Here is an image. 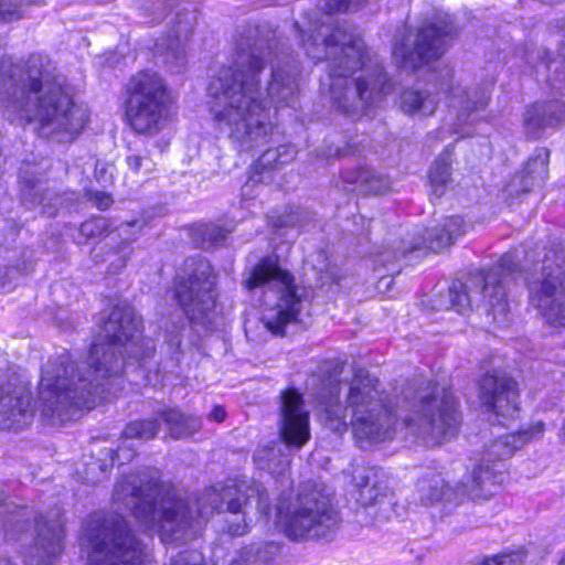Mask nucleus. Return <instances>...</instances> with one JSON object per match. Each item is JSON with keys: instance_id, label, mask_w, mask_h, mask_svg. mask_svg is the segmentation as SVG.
Returning a JSON list of instances; mask_svg holds the SVG:
<instances>
[{"instance_id": "obj_5", "label": "nucleus", "mask_w": 565, "mask_h": 565, "mask_svg": "<svg viewBox=\"0 0 565 565\" xmlns=\"http://www.w3.org/2000/svg\"><path fill=\"white\" fill-rule=\"evenodd\" d=\"M364 0H326V17L310 24V34L300 32L301 45L308 57L328 63V93L332 106L349 116H359L373 105L392 85L379 64L365 68V44L356 28L347 20H334L333 14L359 11Z\"/></svg>"}, {"instance_id": "obj_34", "label": "nucleus", "mask_w": 565, "mask_h": 565, "mask_svg": "<svg viewBox=\"0 0 565 565\" xmlns=\"http://www.w3.org/2000/svg\"><path fill=\"white\" fill-rule=\"evenodd\" d=\"M126 164L128 169L136 175L147 177L156 170V162L149 156L147 149L130 150L126 156Z\"/></svg>"}, {"instance_id": "obj_27", "label": "nucleus", "mask_w": 565, "mask_h": 565, "mask_svg": "<svg viewBox=\"0 0 565 565\" xmlns=\"http://www.w3.org/2000/svg\"><path fill=\"white\" fill-rule=\"evenodd\" d=\"M482 461H484V459ZM503 480L504 475L495 465L489 466L488 463L481 462L473 470L471 484L460 483V487L466 489V495L477 499L481 495L488 497L493 494L492 489L500 486Z\"/></svg>"}, {"instance_id": "obj_38", "label": "nucleus", "mask_w": 565, "mask_h": 565, "mask_svg": "<svg viewBox=\"0 0 565 565\" xmlns=\"http://www.w3.org/2000/svg\"><path fill=\"white\" fill-rule=\"evenodd\" d=\"M184 327L183 321L180 319L179 322H172L170 326L166 324L164 341L167 342L170 351L175 352L180 349L182 343L181 331Z\"/></svg>"}, {"instance_id": "obj_51", "label": "nucleus", "mask_w": 565, "mask_h": 565, "mask_svg": "<svg viewBox=\"0 0 565 565\" xmlns=\"http://www.w3.org/2000/svg\"><path fill=\"white\" fill-rule=\"evenodd\" d=\"M87 479H88L89 481H92V482H98V481H100V477H98V476H93L92 478H88V477H87Z\"/></svg>"}, {"instance_id": "obj_39", "label": "nucleus", "mask_w": 565, "mask_h": 565, "mask_svg": "<svg viewBox=\"0 0 565 565\" xmlns=\"http://www.w3.org/2000/svg\"><path fill=\"white\" fill-rule=\"evenodd\" d=\"M524 559L523 551H514L510 553H502L492 557H487L483 565H521Z\"/></svg>"}, {"instance_id": "obj_19", "label": "nucleus", "mask_w": 565, "mask_h": 565, "mask_svg": "<svg viewBox=\"0 0 565 565\" xmlns=\"http://www.w3.org/2000/svg\"><path fill=\"white\" fill-rule=\"evenodd\" d=\"M447 94H449L450 107L457 109L458 122L454 132L466 136L468 132H461L460 127L472 124L476 120L475 113L488 105L490 98L489 89L486 87L466 89L460 85H451L448 87Z\"/></svg>"}, {"instance_id": "obj_10", "label": "nucleus", "mask_w": 565, "mask_h": 565, "mask_svg": "<svg viewBox=\"0 0 565 565\" xmlns=\"http://www.w3.org/2000/svg\"><path fill=\"white\" fill-rule=\"evenodd\" d=\"M279 434L281 441L259 447L254 454V463L259 470L274 477L286 476L290 466L288 448H302L310 439L309 413L301 395L295 390L281 393Z\"/></svg>"}, {"instance_id": "obj_18", "label": "nucleus", "mask_w": 565, "mask_h": 565, "mask_svg": "<svg viewBox=\"0 0 565 565\" xmlns=\"http://www.w3.org/2000/svg\"><path fill=\"white\" fill-rule=\"evenodd\" d=\"M32 417L30 392L22 385H0V429H22L31 423Z\"/></svg>"}, {"instance_id": "obj_12", "label": "nucleus", "mask_w": 565, "mask_h": 565, "mask_svg": "<svg viewBox=\"0 0 565 565\" xmlns=\"http://www.w3.org/2000/svg\"><path fill=\"white\" fill-rule=\"evenodd\" d=\"M339 513L330 499L317 490L300 493L280 515L284 531L291 540L327 539L339 526Z\"/></svg>"}, {"instance_id": "obj_6", "label": "nucleus", "mask_w": 565, "mask_h": 565, "mask_svg": "<svg viewBox=\"0 0 565 565\" xmlns=\"http://www.w3.org/2000/svg\"><path fill=\"white\" fill-rule=\"evenodd\" d=\"M65 77L51 61L33 54L24 64L2 61L0 98L12 122L39 125V132L60 142L76 138L88 120L86 109L65 90Z\"/></svg>"}, {"instance_id": "obj_7", "label": "nucleus", "mask_w": 565, "mask_h": 565, "mask_svg": "<svg viewBox=\"0 0 565 565\" xmlns=\"http://www.w3.org/2000/svg\"><path fill=\"white\" fill-rule=\"evenodd\" d=\"M245 286L248 290H262L265 309L260 321L274 335H284L288 324L299 321L306 302L305 288L295 284L294 276L279 266L276 256L262 258Z\"/></svg>"}, {"instance_id": "obj_54", "label": "nucleus", "mask_w": 565, "mask_h": 565, "mask_svg": "<svg viewBox=\"0 0 565 565\" xmlns=\"http://www.w3.org/2000/svg\"><path fill=\"white\" fill-rule=\"evenodd\" d=\"M559 565H565V553H564V556L559 561Z\"/></svg>"}, {"instance_id": "obj_52", "label": "nucleus", "mask_w": 565, "mask_h": 565, "mask_svg": "<svg viewBox=\"0 0 565 565\" xmlns=\"http://www.w3.org/2000/svg\"><path fill=\"white\" fill-rule=\"evenodd\" d=\"M125 267V262H121L119 266H117L114 271L119 270L120 268Z\"/></svg>"}, {"instance_id": "obj_30", "label": "nucleus", "mask_w": 565, "mask_h": 565, "mask_svg": "<svg viewBox=\"0 0 565 565\" xmlns=\"http://www.w3.org/2000/svg\"><path fill=\"white\" fill-rule=\"evenodd\" d=\"M63 198L51 190H44L41 184L28 186L22 191V202L28 209L42 206V213L55 216L63 205Z\"/></svg>"}, {"instance_id": "obj_21", "label": "nucleus", "mask_w": 565, "mask_h": 565, "mask_svg": "<svg viewBox=\"0 0 565 565\" xmlns=\"http://www.w3.org/2000/svg\"><path fill=\"white\" fill-rule=\"evenodd\" d=\"M417 491L424 505H433L443 501H460L466 497V489L460 484L451 487L436 471H428L418 479Z\"/></svg>"}, {"instance_id": "obj_42", "label": "nucleus", "mask_w": 565, "mask_h": 565, "mask_svg": "<svg viewBox=\"0 0 565 565\" xmlns=\"http://www.w3.org/2000/svg\"><path fill=\"white\" fill-rule=\"evenodd\" d=\"M367 177V168H359L354 170H345L341 173L344 183L353 185V190L361 192L363 181Z\"/></svg>"}, {"instance_id": "obj_25", "label": "nucleus", "mask_w": 565, "mask_h": 565, "mask_svg": "<svg viewBox=\"0 0 565 565\" xmlns=\"http://www.w3.org/2000/svg\"><path fill=\"white\" fill-rule=\"evenodd\" d=\"M550 151L546 148H540L527 161L522 174L513 179L508 185L510 194L518 192L516 184L521 186L522 192L531 191L535 185L543 183L548 175Z\"/></svg>"}, {"instance_id": "obj_47", "label": "nucleus", "mask_w": 565, "mask_h": 565, "mask_svg": "<svg viewBox=\"0 0 565 565\" xmlns=\"http://www.w3.org/2000/svg\"><path fill=\"white\" fill-rule=\"evenodd\" d=\"M555 28L565 35V15L555 20Z\"/></svg>"}, {"instance_id": "obj_41", "label": "nucleus", "mask_w": 565, "mask_h": 565, "mask_svg": "<svg viewBox=\"0 0 565 565\" xmlns=\"http://www.w3.org/2000/svg\"><path fill=\"white\" fill-rule=\"evenodd\" d=\"M81 233L87 237H95L102 235L107 231V222L103 217L92 218L82 223Z\"/></svg>"}, {"instance_id": "obj_8", "label": "nucleus", "mask_w": 565, "mask_h": 565, "mask_svg": "<svg viewBox=\"0 0 565 565\" xmlns=\"http://www.w3.org/2000/svg\"><path fill=\"white\" fill-rule=\"evenodd\" d=\"M88 565H143L145 546L118 513L95 512L83 525Z\"/></svg>"}, {"instance_id": "obj_11", "label": "nucleus", "mask_w": 565, "mask_h": 565, "mask_svg": "<svg viewBox=\"0 0 565 565\" xmlns=\"http://www.w3.org/2000/svg\"><path fill=\"white\" fill-rule=\"evenodd\" d=\"M126 118L137 134L154 135L166 122L167 87L162 77L150 71L134 75L127 84Z\"/></svg>"}, {"instance_id": "obj_9", "label": "nucleus", "mask_w": 565, "mask_h": 565, "mask_svg": "<svg viewBox=\"0 0 565 565\" xmlns=\"http://www.w3.org/2000/svg\"><path fill=\"white\" fill-rule=\"evenodd\" d=\"M521 269L519 250L505 253L489 270L470 277V285L461 280L452 281L448 289V308L465 313L473 303L477 307L482 305L494 320H498L499 316L505 317L509 303L503 282L508 276Z\"/></svg>"}, {"instance_id": "obj_32", "label": "nucleus", "mask_w": 565, "mask_h": 565, "mask_svg": "<svg viewBox=\"0 0 565 565\" xmlns=\"http://www.w3.org/2000/svg\"><path fill=\"white\" fill-rule=\"evenodd\" d=\"M450 174L451 152L447 149L436 159L429 172V181L436 196L440 198L444 194V188L450 181Z\"/></svg>"}, {"instance_id": "obj_17", "label": "nucleus", "mask_w": 565, "mask_h": 565, "mask_svg": "<svg viewBox=\"0 0 565 565\" xmlns=\"http://www.w3.org/2000/svg\"><path fill=\"white\" fill-rule=\"evenodd\" d=\"M36 536L28 556L30 565H53L62 553L63 521L60 508L52 509L47 515L35 521Z\"/></svg>"}, {"instance_id": "obj_26", "label": "nucleus", "mask_w": 565, "mask_h": 565, "mask_svg": "<svg viewBox=\"0 0 565 565\" xmlns=\"http://www.w3.org/2000/svg\"><path fill=\"white\" fill-rule=\"evenodd\" d=\"M192 33L189 14L178 15L177 26L171 34L156 43V51L166 55V61H182L185 55L184 44Z\"/></svg>"}, {"instance_id": "obj_13", "label": "nucleus", "mask_w": 565, "mask_h": 565, "mask_svg": "<svg viewBox=\"0 0 565 565\" xmlns=\"http://www.w3.org/2000/svg\"><path fill=\"white\" fill-rule=\"evenodd\" d=\"M215 276L207 260H185L175 276L173 295L189 320L204 323L215 306Z\"/></svg>"}, {"instance_id": "obj_3", "label": "nucleus", "mask_w": 565, "mask_h": 565, "mask_svg": "<svg viewBox=\"0 0 565 565\" xmlns=\"http://www.w3.org/2000/svg\"><path fill=\"white\" fill-rule=\"evenodd\" d=\"M141 327L132 307L115 306L103 319L102 333L90 348L87 363L74 365L67 352L50 359L39 385L42 415L63 423L83 408L92 409L97 401L117 396L124 354L145 360L154 352L153 341L142 337Z\"/></svg>"}, {"instance_id": "obj_53", "label": "nucleus", "mask_w": 565, "mask_h": 565, "mask_svg": "<svg viewBox=\"0 0 565 565\" xmlns=\"http://www.w3.org/2000/svg\"><path fill=\"white\" fill-rule=\"evenodd\" d=\"M4 500H6V497L2 493H0V504H2L4 502Z\"/></svg>"}, {"instance_id": "obj_40", "label": "nucleus", "mask_w": 565, "mask_h": 565, "mask_svg": "<svg viewBox=\"0 0 565 565\" xmlns=\"http://www.w3.org/2000/svg\"><path fill=\"white\" fill-rule=\"evenodd\" d=\"M366 143V138H363L361 140L352 139L348 142L347 147L344 149H340L339 147L335 148L334 151L329 150L323 153L324 157H342V156H361Z\"/></svg>"}, {"instance_id": "obj_35", "label": "nucleus", "mask_w": 565, "mask_h": 565, "mask_svg": "<svg viewBox=\"0 0 565 565\" xmlns=\"http://www.w3.org/2000/svg\"><path fill=\"white\" fill-rule=\"evenodd\" d=\"M391 188V181L387 177L374 173L367 168V177L363 181L361 192L371 194H383Z\"/></svg>"}, {"instance_id": "obj_56", "label": "nucleus", "mask_w": 565, "mask_h": 565, "mask_svg": "<svg viewBox=\"0 0 565 565\" xmlns=\"http://www.w3.org/2000/svg\"><path fill=\"white\" fill-rule=\"evenodd\" d=\"M20 521H21V519H20V518H15V519H14V522H15L17 524H18Z\"/></svg>"}, {"instance_id": "obj_49", "label": "nucleus", "mask_w": 565, "mask_h": 565, "mask_svg": "<svg viewBox=\"0 0 565 565\" xmlns=\"http://www.w3.org/2000/svg\"><path fill=\"white\" fill-rule=\"evenodd\" d=\"M0 565H13V563L7 557H0Z\"/></svg>"}, {"instance_id": "obj_50", "label": "nucleus", "mask_w": 565, "mask_h": 565, "mask_svg": "<svg viewBox=\"0 0 565 565\" xmlns=\"http://www.w3.org/2000/svg\"><path fill=\"white\" fill-rule=\"evenodd\" d=\"M558 437L565 441V423L563 424L562 428L559 429Z\"/></svg>"}, {"instance_id": "obj_48", "label": "nucleus", "mask_w": 565, "mask_h": 565, "mask_svg": "<svg viewBox=\"0 0 565 565\" xmlns=\"http://www.w3.org/2000/svg\"><path fill=\"white\" fill-rule=\"evenodd\" d=\"M104 466H105V463H100L99 461H94V462H90L88 465L87 470H92L93 471V470H95V468H98V469H100L103 471V467Z\"/></svg>"}, {"instance_id": "obj_37", "label": "nucleus", "mask_w": 565, "mask_h": 565, "mask_svg": "<svg viewBox=\"0 0 565 565\" xmlns=\"http://www.w3.org/2000/svg\"><path fill=\"white\" fill-rule=\"evenodd\" d=\"M230 233L231 230H225L215 224L204 225L201 230L203 241L209 243L211 246L223 243Z\"/></svg>"}, {"instance_id": "obj_44", "label": "nucleus", "mask_w": 565, "mask_h": 565, "mask_svg": "<svg viewBox=\"0 0 565 565\" xmlns=\"http://www.w3.org/2000/svg\"><path fill=\"white\" fill-rule=\"evenodd\" d=\"M89 201H92L99 210H106L113 203V199L108 193L98 191L89 194Z\"/></svg>"}, {"instance_id": "obj_23", "label": "nucleus", "mask_w": 565, "mask_h": 565, "mask_svg": "<svg viewBox=\"0 0 565 565\" xmlns=\"http://www.w3.org/2000/svg\"><path fill=\"white\" fill-rule=\"evenodd\" d=\"M466 223L460 216L447 217L443 224L431 230L427 237L413 244L407 252L428 248L435 253L450 246L458 236L466 233Z\"/></svg>"}, {"instance_id": "obj_46", "label": "nucleus", "mask_w": 565, "mask_h": 565, "mask_svg": "<svg viewBox=\"0 0 565 565\" xmlns=\"http://www.w3.org/2000/svg\"><path fill=\"white\" fill-rule=\"evenodd\" d=\"M541 61H542V63L545 64V66L547 68H550L552 63H554V61L551 57V52L547 50H543V55L541 56Z\"/></svg>"}, {"instance_id": "obj_16", "label": "nucleus", "mask_w": 565, "mask_h": 565, "mask_svg": "<svg viewBox=\"0 0 565 565\" xmlns=\"http://www.w3.org/2000/svg\"><path fill=\"white\" fill-rule=\"evenodd\" d=\"M479 397L487 411L497 416L513 417L519 409L516 382L504 373L484 374L479 383Z\"/></svg>"}, {"instance_id": "obj_33", "label": "nucleus", "mask_w": 565, "mask_h": 565, "mask_svg": "<svg viewBox=\"0 0 565 565\" xmlns=\"http://www.w3.org/2000/svg\"><path fill=\"white\" fill-rule=\"evenodd\" d=\"M160 424H161V422H160V418H159L158 414H157L156 418L142 419V420H134V422L129 423L125 427V429L122 431V438L125 440H128V439H139V440L151 439V438L156 437V435L158 434Z\"/></svg>"}, {"instance_id": "obj_1", "label": "nucleus", "mask_w": 565, "mask_h": 565, "mask_svg": "<svg viewBox=\"0 0 565 565\" xmlns=\"http://www.w3.org/2000/svg\"><path fill=\"white\" fill-rule=\"evenodd\" d=\"M340 380L330 375L321 383L317 399L321 420L334 433L349 424L358 439L384 441L394 438L398 419L425 446L441 444L458 433L460 414L452 392L425 377L406 383L396 397L395 411L382 398L379 380L360 370L349 384L347 405L340 402Z\"/></svg>"}, {"instance_id": "obj_2", "label": "nucleus", "mask_w": 565, "mask_h": 565, "mask_svg": "<svg viewBox=\"0 0 565 565\" xmlns=\"http://www.w3.org/2000/svg\"><path fill=\"white\" fill-rule=\"evenodd\" d=\"M233 66L220 70L210 84L211 113L220 131L241 151L266 145L273 134L269 102L260 88V74L273 62L267 86L270 103L290 105L298 92L299 65L266 26H249L236 41Z\"/></svg>"}, {"instance_id": "obj_55", "label": "nucleus", "mask_w": 565, "mask_h": 565, "mask_svg": "<svg viewBox=\"0 0 565 565\" xmlns=\"http://www.w3.org/2000/svg\"><path fill=\"white\" fill-rule=\"evenodd\" d=\"M268 546H269L270 548H277V546H276V545H274L273 543L268 544Z\"/></svg>"}, {"instance_id": "obj_28", "label": "nucleus", "mask_w": 565, "mask_h": 565, "mask_svg": "<svg viewBox=\"0 0 565 565\" xmlns=\"http://www.w3.org/2000/svg\"><path fill=\"white\" fill-rule=\"evenodd\" d=\"M358 487V500L362 505L377 504L385 497L387 489L385 482L380 479L379 470L374 467H364L354 475Z\"/></svg>"}, {"instance_id": "obj_24", "label": "nucleus", "mask_w": 565, "mask_h": 565, "mask_svg": "<svg viewBox=\"0 0 565 565\" xmlns=\"http://www.w3.org/2000/svg\"><path fill=\"white\" fill-rule=\"evenodd\" d=\"M543 431L544 423L537 422L527 429L500 436L488 447L486 452L487 459H507L511 457L514 451L521 448L526 441L540 437Z\"/></svg>"}, {"instance_id": "obj_20", "label": "nucleus", "mask_w": 565, "mask_h": 565, "mask_svg": "<svg viewBox=\"0 0 565 565\" xmlns=\"http://www.w3.org/2000/svg\"><path fill=\"white\" fill-rule=\"evenodd\" d=\"M565 121V104L559 100L537 102L524 114V130L532 139L541 138L547 128L555 129Z\"/></svg>"}, {"instance_id": "obj_29", "label": "nucleus", "mask_w": 565, "mask_h": 565, "mask_svg": "<svg viewBox=\"0 0 565 565\" xmlns=\"http://www.w3.org/2000/svg\"><path fill=\"white\" fill-rule=\"evenodd\" d=\"M160 422L163 423L169 435L174 439L192 436L201 427L198 417L185 416L177 408L164 407L158 412Z\"/></svg>"}, {"instance_id": "obj_14", "label": "nucleus", "mask_w": 565, "mask_h": 565, "mask_svg": "<svg viewBox=\"0 0 565 565\" xmlns=\"http://www.w3.org/2000/svg\"><path fill=\"white\" fill-rule=\"evenodd\" d=\"M456 33L457 28L450 15L438 14L418 29L413 47L396 45L394 58L399 67L415 71L443 56Z\"/></svg>"}, {"instance_id": "obj_15", "label": "nucleus", "mask_w": 565, "mask_h": 565, "mask_svg": "<svg viewBox=\"0 0 565 565\" xmlns=\"http://www.w3.org/2000/svg\"><path fill=\"white\" fill-rule=\"evenodd\" d=\"M542 270V277L527 285L530 302L550 324L565 327V271L548 265Z\"/></svg>"}, {"instance_id": "obj_22", "label": "nucleus", "mask_w": 565, "mask_h": 565, "mask_svg": "<svg viewBox=\"0 0 565 565\" xmlns=\"http://www.w3.org/2000/svg\"><path fill=\"white\" fill-rule=\"evenodd\" d=\"M295 156L296 150L290 146H280L264 151L253 164L252 174L243 186L244 194H247V190L257 183H269L271 181V171L290 162Z\"/></svg>"}, {"instance_id": "obj_45", "label": "nucleus", "mask_w": 565, "mask_h": 565, "mask_svg": "<svg viewBox=\"0 0 565 565\" xmlns=\"http://www.w3.org/2000/svg\"><path fill=\"white\" fill-rule=\"evenodd\" d=\"M225 416H226L225 409L222 406L216 405L209 414V419L216 422V423H221L225 419Z\"/></svg>"}, {"instance_id": "obj_43", "label": "nucleus", "mask_w": 565, "mask_h": 565, "mask_svg": "<svg viewBox=\"0 0 565 565\" xmlns=\"http://www.w3.org/2000/svg\"><path fill=\"white\" fill-rule=\"evenodd\" d=\"M108 454H110L111 463L124 465L129 462L134 456L135 450L131 446H120L117 450L107 449Z\"/></svg>"}, {"instance_id": "obj_31", "label": "nucleus", "mask_w": 565, "mask_h": 565, "mask_svg": "<svg viewBox=\"0 0 565 565\" xmlns=\"http://www.w3.org/2000/svg\"><path fill=\"white\" fill-rule=\"evenodd\" d=\"M438 99L428 90L405 89L399 96L401 109L408 115H433Z\"/></svg>"}, {"instance_id": "obj_4", "label": "nucleus", "mask_w": 565, "mask_h": 565, "mask_svg": "<svg viewBox=\"0 0 565 565\" xmlns=\"http://www.w3.org/2000/svg\"><path fill=\"white\" fill-rule=\"evenodd\" d=\"M256 498L258 508H269L267 490L255 481L231 480L205 488L195 500V509L173 484L160 480L159 471L147 469L125 476L114 489V500L129 509L148 531H154L163 543H179L196 535L200 518L224 513L226 532L241 536L248 532L246 505Z\"/></svg>"}, {"instance_id": "obj_57", "label": "nucleus", "mask_w": 565, "mask_h": 565, "mask_svg": "<svg viewBox=\"0 0 565 565\" xmlns=\"http://www.w3.org/2000/svg\"><path fill=\"white\" fill-rule=\"evenodd\" d=\"M542 2H554L555 0H541Z\"/></svg>"}, {"instance_id": "obj_36", "label": "nucleus", "mask_w": 565, "mask_h": 565, "mask_svg": "<svg viewBox=\"0 0 565 565\" xmlns=\"http://www.w3.org/2000/svg\"><path fill=\"white\" fill-rule=\"evenodd\" d=\"M38 0H0V21L21 18V7L36 3Z\"/></svg>"}]
</instances>
